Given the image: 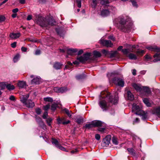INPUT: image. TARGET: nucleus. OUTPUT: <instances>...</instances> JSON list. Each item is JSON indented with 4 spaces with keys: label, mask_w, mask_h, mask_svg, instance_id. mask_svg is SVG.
<instances>
[{
    "label": "nucleus",
    "mask_w": 160,
    "mask_h": 160,
    "mask_svg": "<svg viewBox=\"0 0 160 160\" xmlns=\"http://www.w3.org/2000/svg\"><path fill=\"white\" fill-rule=\"evenodd\" d=\"M37 24L42 27L49 28L56 24L55 21L52 18L48 19L38 16L36 21Z\"/></svg>",
    "instance_id": "obj_1"
},
{
    "label": "nucleus",
    "mask_w": 160,
    "mask_h": 160,
    "mask_svg": "<svg viewBox=\"0 0 160 160\" xmlns=\"http://www.w3.org/2000/svg\"><path fill=\"white\" fill-rule=\"evenodd\" d=\"M119 23L117 27L121 31L125 32H128L130 31L132 27V24L126 21L125 19L122 18H118Z\"/></svg>",
    "instance_id": "obj_2"
},
{
    "label": "nucleus",
    "mask_w": 160,
    "mask_h": 160,
    "mask_svg": "<svg viewBox=\"0 0 160 160\" xmlns=\"http://www.w3.org/2000/svg\"><path fill=\"white\" fill-rule=\"evenodd\" d=\"M106 98L109 102L113 104H115L118 103V98L114 97L113 98L109 92H107Z\"/></svg>",
    "instance_id": "obj_3"
},
{
    "label": "nucleus",
    "mask_w": 160,
    "mask_h": 160,
    "mask_svg": "<svg viewBox=\"0 0 160 160\" xmlns=\"http://www.w3.org/2000/svg\"><path fill=\"white\" fill-rule=\"evenodd\" d=\"M90 53H86L84 54L83 56L78 58L77 59L80 62L83 63L88 60L90 58Z\"/></svg>",
    "instance_id": "obj_4"
},
{
    "label": "nucleus",
    "mask_w": 160,
    "mask_h": 160,
    "mask_svg": "<svg viewBox=\"0 0 160 160\" xmlns=\"http://www.w3.org/2000/svg\"><path fill=\"white\" fill-rule=\"evenodd\" d=\"M100 43L103 46L107 47H111L113 45L111 41L108 40H101L100 41Z\"/></svg>",
    "instance_id": "obj_5"
},
{
    "label": "nucleus",
    "mask_w": 160,
    "mask_h": 160,
    "mask_svg": "<svg viewBox=\"0 0 160 160\" xmlns=\"http://www.w3.org/2000/svg\"><path fill=\"white\" fill-rule=\"evenodd\" d=\"M111 139V136L110 135L107 136L105 138H104L102 140L103 145L107 146L110 143Z\"/></svg>",
    "instance_id": "obj_6"
},
{
    "label": "nucleus",
    "mask_w": 160,
    "mask_h": 160,
    "mask_svg": "<svg viewBox=\"0 0 160 160\" xmlns=\"http://www.w3.org/2000/svg\"><path fill=\"white\" fill-rule=\"evenodd\" d=\"M114 83L116 85L121 87H123L124 84L123 80L120 78L116 79L114 81Z\"/></svg>",
    "instance_id": "obj_7"
},
{
    "label": "nucleus",
    "mask_w": 160,
    "mask_h": 160,
    "mask_svg": "<svg viewBox=\"0 0 160 160\" xmlns=\"http://www.w3.org/2000/svg\"><path fill=\"white\" fill-rule=\"evenodd\" d=\"M99 104L100 107L103 110H106L108 108V107L107 105L106 102L105 100H101L99 102Z\"/></svg>",
    "instance_id": "obj_8"
},
{
    "label": "nucleus",
    "mask_w": 160,
    "mask_h": 160,
    "mask_svg": "<svg viewBox=\"0 0 160 160\" xmlns=\"http://www.w3.org/2000/svg\"><path fill=\"white\" fill-rule=\"evenodd\" d=\"M24 104L28 108H32L35 106L34 102L31 100H27Z\"/></svg>",
    "instance_id": "obj_9"
},
{
    "label": "nucleus",
    "mask_w": 160,
    "mask_h": 160,
    "mask_svg": "<svg viewBox=\"0 0 160 160\" xmlns=\"http://www.w3.org/2000/svg\"><path fill=\"white\" fill-rule=\"evenodd\" d=\"M135 113L136 114L142 115V118L143 119H145L147 117V113L142 110H139L138 112H135Z\"/></svg>",
    "instance_id": "obj_10"
},
{
    "label": "nucleus",
    "mask_w": 160,
    "mask_h": 160,
    "mask_svg": "<svg viewBox=\"0 0 160 160\" xmlns=\"http://www.w3.org/2000/svg\"><path fill=\"white\" fill-rule=\"evenodd\" d=\"M41 82V79L40 77H36L32 80L31 83L32 84H39Z\"/></svg>",
    "instance_id": "obj_11"
},
{
    "label": "nucleus",
    "mask_w": 160,
    "mask_h": 160,
    "mask_svg": "<svg viewBox=\"0 0 160 160\" xmlns=\"http://www.w3.org/2000/svg\"><path fill=\"white\" fill-rule=\"evenodd\" d=\"M21 35L20 33H14L12 32L9 35V37L13 39H16L19 38Z\"/></svg>",
    "instance_id": "obj_12"
},
{
    "label": "nucleus",
    "mask_w": 160,
    "mask_h": 160,
    "mask_svg": "<svg viewBox=\"0 0 160 160\" xmlns=\"http://www.w3.org/2000/svg\"><path fill=\"white\" fill-rule=\"evenodd\" d=\"M29 96L28 94L22 95L21 96V101L23 104H24L28 100L27 99L28 98Z\"/></svg>",
    "instance_id": "obj_13"
},
{
    "label": "nucleus",
    "mask_w": 160,
    "mask_h": 160,
    "mask_svg": "<svg viewBox=\"0 0 160 160\" xmlns=\"http://www.w3.org/2000/svg\"><path fill=\"white\" fill-rule=\"evenodd\" d=\"M132 86L138 92H140L142 90L141 86L136 83H132Z\"/></svg>",
    "instance_id": "obj_14"
},
{
    "label": "nucleus",
    "mask_w": 160,
    "mask_h": 160,
    "mask_svg": "<svg viewBox=\"0 0 160 160\" xmlns=\"http://www.w3.org/2000/svg\"><path fill=\"white\" fill-rule=\"evenodd\" d=\"M152 112L153 114H156L158 117H160V107L154 108Z\"/></svg>",
    "instance_id": "obj_15"
},
{
    "label": "nucleus",
    "mask_w": 160,
    "mask_h": 160,
    "mask_svg": "<svg viewBox=\"0 0 160 160\" xmlns=\"http://www.w3.org/2000/svg\"><path fill=\"white\" fill-rule=\"evenodd\" d=\"M94 127H99L102 126V122L99 121H92Z\"/></svg>",
    "instance_id": "obj_16"
},
{
    "label": "nucleus",
    "mask_w": 160,
    "mask_h": 160,
    "mask_svg": "<svg viewBox=\"0 0 160 160\" xmlns=\"http://www.w3.org/2000/svg\"><path fill=\"white\" fill-rule=\"evenodd\" d=\"M146 48L150 50L154 51L156 52H160V48H158L157 47H153L152 46L147 47Z\"/></svg>",
    "instance_id": "obj_17"
},
{
    "label": "nucleus",
    "mask_w": 160,
    "mask_h": 160,
    "mask_svg": "<svg viewBox=\"0 0 160 160\" xmlns=\"http://www.w3.org/2000/svg\"><path fill=\"white\" fill-rule=\"evenodd\" d=\"M18 86L21 88H24L26 86V82L23 81H19L18 83Z\"/></svg>",
    "instance_id": "obj_18"
},
{
    "label": "nucleus",
    "mask_w": 160,
    "mask_h": 160,
    "mask_svg": "<svg viewBox=\"0 0 160 160\" xmlns=\"http://www.w3.org/2000/svg\"><path fill=\"white\" fill-rule=\"evenodd\" d=\"M109 14V12L108 10H102L101 13V15L105 17L108 16Z\"/></svg>",
    "instance_id": "obj_19"
},
{
    "label": "nucleus",
    "mask_w": 160,
    "mask_h": 160,
    "mask_svg": "<svg viewBox=\"0 0 160 160\" xmlns=\"http://www.w3.org/2000/svg\"><path fill=\"white\" fill-rule=\"evenodd\" d=\"M139 107L136 104H133L132 105V111H136V112H138L140 110H139Z\"/></svg>",
    "instance_id": "obj_20"
},
{
    "label": "nucleus",
    "mask_w": 160,
    "mask_h": 160,
    "mask_svg": "<svg viewBox=\"0 0 160 160\" xmlns=\"http://www.w3.org/2000/svg\"><path fill=\"white\" fill-rule=\"evenodd\" d=\"M62 65L59 62H55L53 65L54 68L56 69H60L62 68Z\"/></svg>",
    "instance_id": "obj_21"
},
{
    "label": "nucleus",
    "mask_w": 160,
    "mask_h": 160,
    "mask_svg": "<svg viewBox=\"0 0 160 160\" xmlns=\"http://www.w3.org/2000/svg\"><path fill=\"white\" fill-rule=\"evenodd\" d=\"M77 51V50L76 49H68L67 51V53L68 54L72 55L74 53L76 52Z\"/></svg>",
    "instance_id": "obj_22"
},
{
    "label": "nucleus",
    "mask_w": 160,
    "mask_h": 160,
    "mask_svg": "<svg viewBox=\"0 0 160 160\" xmlns=\"http://www.w3.org/2000/svg\"><path fill=\"white\" fill-rule=\"evenodd\" d=\"M127 150L129 152V153L132 155L135 156L136 153L134 150L132 148H129L127 149Z\"/></svg>",
    "instance_id": "obj_23"
},
{
    "label": "nucleus",
    "mask_w": 160,
    "mask_h": 160,
    "mask_svg": "<svg viewBox=\"0 0 160 160\" xmlns=\"http://www.w3.org/2000/svg\"><path fill=\"white\" fill-rule=\"evenodd\" d=\"M127 93L128 99L130 100H133L134 99V96L131 92L130 91H128Z\"/></svg>",
    "instance_id": "obj_24"
},
{
    "label": "nucleus",
    "mask_w": 160,
    "mask_h": 160,
    "mask_svg": "<svg viewBox=\"0 0 160 160\" xmlns=\"http://www.w3.org/2000/svg\"><path fill=\"white\" fill-rule=\"evenodd\" d=\"M128 57L131 59L135 60L137 58V56L132 53H130L128 56Z\"/></svg>",
    "instance_id": "obj_25"
},
{
    "label": "nucleus",
    "mask_w": 160,
    "mask_h": 160,
    "mask_svg": "<svg viewBox=\"0 0 160 160\" xmlns=\"http://www.w3.org/2000/svg\"><path fill=\"white\" fill-rule=\"evenodd\" d=\"M86 77V76L85 74H82L77 75L76 76V78L78 80H82L85 78Z\"/></svg>",
    "instance_id": "obj_26"
},
{
    "label": "nucleus",
    "mask_w": 160,
    "mask_h": 160,
    "mask_svg": "<svg viewBox=\"0 0 160 160\" xmlns=\"http://www.w3.org/2000/svg\"><path fill=\"white\" fill-rule=\"evenodd\" d=\"M86 128L89 129L93 127H94L93 124L92 123V122H91V123L87 124L85 125L84 127Z\"/></svg>",
    "instance_id": "obj_27"
},
{
    "label": "nucleus",
    "mask_w": 160,
    "mask_h": 160,
    "mask_svg": "<svg viewBox=\"0 0 160 160\" xmlns=\"http://www.w3.org/2000/svg\"><path fill=\"white\" fill-rule=\"evenodd\" d=\"M143 102L148 107H150L151 106V103L149 102V100L147 98H145L143 99Z\"/></svg>",
    "instance_id": "obj_28"
},
{
    "label": "nucleus",
    "mask_w": 160,
    "mask_h": 160,
    "mask_svg": "<svg viewBox=\"0 0 160 160\" xmlns=\"http://www.w3.org/2000/svg\"><path fill=\"white\" fill-rule=\"evenodd\" d=\"M6 87L9 90H13L15 88L13 85H11L10 84H8L7 85H6Z\"/></svg>",
    "instance_id": "obj_29"
},
{
    "label": "nucleus",
    "mask_w": 160,
    "mask_h": 160,
    "mask_svg": "<svg viewBox=\"0 0 160 160\" xmlns=\"http://www.w3.org/2000/svg\"><path fill=\"white\" fill-rule=\"evenodd\" d=\"M64 111L65 112V113L67 114V115L69 117H71L72 116V112L71 111H69L68 109L65 108L64 109Z\"/></svg>",
    "instance_id": "obj_30"
},
{
    "label": "nucleus",
    "mask_w": 160,
    "mask_h": 160,
    "mask_svg": "<svg viewBox=\"0 0 160 160\" xmlns=\"http://www.w3.org/2000/svg\"><path fill=\"white\" fill-rule=\"evenodd\" d=\"M53 144H55L56 147H58L60 144L57 140L55 139H52V141Z\"/></svg>",
    "instance_id": "obj_31"
},
{
    "label": "nucleus",
    "mask_w": 160,
    "mask_h": 160,
    "mask_svg": "<svg viewBox=\"0 0 160 160\" xmlns=\"http://www.w3.org/2000/svg\"><path fill=\"white\" fill-rule=\"evenodd\" d=\"M100 3L102 5H106L110 2L108 0H100Z\"/></svg>",
    "instance_id": "obj_32"
},
{
    "label": "nucleus",
    "mask_w": 160,
    "mask_h": 160,
    "mask_svg": "<svg viewBox=\"0 0 160 160\" xmlns=\"http://www.w3.org/2000/svg\"><path fill=\"white\" fill-rule=\"evenodd\" d=\"M52 119L51 118H48L46 119V122L47 124L49 126H51V123L52 122Z\"/></svg>",
    "instance_id": "obj_33"
},
{
    "label": "nucleus",
    "mask_w": 160,
    "mask_h": 160,
    "mask_svg": "<svg viewBox=\"0 0 160 160\" xmlns=\"http://www.w3.org/2000/svg\"><path fill=\"white\" fill-rule=\"evenodd\" d=\"M93 53L94 56L96 57H99L101 56L100 53L98 51H95L93 52Z\"/></svg>",
    "instance_id": "obj_34"
},
{
    "label": "nucleus",
    "mask_w": 160,
    "mask_h": 160,
    "mask_svg": "<svg viewBox=\"0 0 160 160\" xmlns=\"http://www.w3.org/2000/svg\"><path fill=\"white\" fill-rule=\"evenodd\" d=\"M112 141L113 144L117 145L118 144V142L117 141V137L113 136L112 138Z\"/></svg>",
    "instance_id": "obj_35"
},
{
    "label": "nucleus",
    "mask_w": 160,
    "mask_h": 160,
    "mask_svg": "<svg viewBox=\"0 0 160 160\" xmlns=\"http://www.w3.org/2000/svg\"><path fill=\"white\" fill-rule=\"evenodd\" d=\"M59 92L63 93L67 90V89L66 87H61L60 88Z\"/></svg>",
    "instance_id": "obj_36"
},
{
    "label": "nucleus",
    "mask_w": 160,
    "mask_h": 160,
    "mask_svg": "<svg viewBox=\"0 0 160 160\" xmlns=\"http://www.w3.org/2000/svg\"><path fill=\"white\" fill-rule=\"evenodd\" d=\"M6 86V84L4 82L0 83V90L4 89Z\"/></svg>",
    "instance_id": "obj_37"
},
{
    "label": "nucleus",
    "mask_w": 160,
    "mask_h": 160,
    "mask_svg": "<svg viewBox=\"0 0 160 160\" xmlns=\"http://www.w3.org/2000/svg\"><path fill=\"white\" fill-rule=\"evenodd\" d=\"M76 122L79 124H80L83 122V119L82 117L79 118L76 120Z\"/></svg>",
    "instance_id": "obj_38"
},
{
    "label": "nucleus",
    "mask_w": 160,
    "mask_h": 160,
    "mask_svg": "<svg viewBox=\"0 0 160 160\" xmlns=\"http://www.w3.org/2000/svg\"><path fill=\"white\" fill-rule=\"evenodd\" d=\"M44 100L46 102H52L53 99L52 98L50 97L45 98H44Z\"/></svg>",
    "instance_id": "obj_39"
},
{
    "label": "nucleus",
    "mask_w": 160,
    "mask_h": 160,
    "mask_svg": "<svg viewBox=\"0 0 160 160\" xmlns=\"http://www.w3.org/2000/svg\"><path fill=\"white\" fill-rule=\"evenodd\" d=\"M6 19V18L4 16L0 15V23L4 21Z\"/></svg>",
    "instance_id": "obj_40"
},
{
    "label": "nucleus",
    "mask_w": 160,
    "mask_h": 160,
    "mask_svg": "<svg viewBox=\"0 0 160 160\" xmlns=\"http://www.w3.org/2000/svg\"><path fill=\"white\" fill-rule=\"evenodd\" d=\"M58 106V105L56 104H53L51 106V109L52 110L54 111L56 109V108Z\"/></svg>",
    "instance_id": "obj_41"
},
{
    "label": "nucleus",
    "mask_w": 160,
    "mask_h": 160,
    "mask_svg": "<svg viewBox=\"0 0 160 160\" xmlns=\"http://www.w3.org/2000/svg\"><path fill=\"white\" fill-rule=\"evenodd\" d=\"M19 58V55L18 54H17L13 58L14 62H17Z\"/></svg>",
    "instance_id": "obj_42"
},
{
    "label": "nucleus",
    "mask_w": 160,
    "mask_h": 160,
    "mask_svg": "<svg viewBox=\"0 0 160 160\" xmlns=\"http://www.w3.org/2000/svg\"><path fill=\"white\" fill-rule=\"evenodd\" d=\"M64 119V118L61 119L59 118H58L57 119L58 124L62 123V122H63Z\"/></svg>",
    "instance_id": "obj_43"
},
{
    "label": "nucleus",
    "mask_w": 160,
    "mask_h": 160,
    "mask_svg": "<svg viewBox=\"0 0 160 160\" xmlns=\"http://www.w3.org/2000/svg\"><path fill=\"white\" fill-rule=\"evenodd\" d=\"M144 90L148 94H150L151 92L150 89L146 87H144Z\"/></svg>",
    "instance_id": "obj_44"
},
{
    "label": "nucleus",
    "mask_w": 160,
    "mask_h": 160,
    "mask_svg": "<svg viewBox=\"0 0 160 160\" xmlns=\"http://www.w3.org/2000/svg\"><path fill=\"white\" fill-rule=\"evenodd\" d=\"M105 129V128H98V130L101 133H103L104 132Z\"/></svg>",
    "instance_id": "obj_45"
},
{
    "label": "nucleus",
    "mask_w": 160,
    "mask_h": 160,
    "mask_svg": "<svg viewBox=\"0 0 160 160\" xmlns=\"http://www.w3.org/2000/svg\"><path fill=\"white\" fill-rule=\"evenodd\" d=\"M48 116V113L47 112H45L43 114L42 117L43 119H47Z\"/></svg>",
    "instance_id": "obj_46"
},
{
    "label": "nucleus",
    "mask_w": 160,
    "mask_h": 160,
    "mask_svg": "<svg viewBox=\"0 0 160 160\" xmlns=\"http://www.w3.org/2000/svg\"><path fill=\"white\" fill-rule=\"evenodd\" d=\"M122 52L125 55L129 53L128 50L127 49H124L122 50Z\"/></svg>",
    "instance_id": "obj_47"
},
{
    "label": "nucleus",
    "mask_w": 160,
    "mask_h": 160,
    "mask_svg": "<svg viewBox=\"0 0 160 160\" xmlns=\"http://www.w3.org/2000/svg\"><path fill=\"white\" fill-rule=\"evenodd\" d=\"M102 52L103 54L105 56L108 55L109 53L108 51L105 49L102 50Z\"/></svg>",
    "instance_id": "obj_48"
},
{
    "label": "nucleus",
    "mask_w": 160,
    "mask_h": 160,
    "mask_svg": "<svg viewBox=\"0 0 160 160\" xmlns=\"http://www.w3.org/2000/svg\"><path fill=\"white\" fill-rule=\"evenodd\" d=\"M36 113L38 114H40L41 112V111L39 108H37L35 109Z\"/></svg>",
    "instance_id": "obj_49"
},
{
    "label": "nucleus",
    "mask_w": 160,
    "mask_h": 160,
    "mask_svg": "<svg viewBox=\"0 0 160 160\" xmlns=\"http://www.w3.org/2000/svg\"><path fill=\"white\" fill-rule=\"evenodd\" d=\"M77 2L78 4V8H80L81 7V1L80 0H77Z\"/></svg>",
    "instance_id": "obj_50"
},
{
    "label": "nucleus",
    "mask_w": 160,
    "mask_h": 160,
    "mask_svg": "<svg viewBox=\"0 0 160 160\" xmlns=\"http://www.w3.org/2000/svg\"><path fill=\"white\" fill-rule=\"evenodd\" d=\"M57 148H58L59 149L62 150L64 151H66V149L64 147L61 146L60 144L58 146Z\"/></svg>",
    "instance_id": "obj_51"
},
{
    "label": "nucleus",
    "mask_w": 160,
    "mask_h": 160,
    "mask_svg": "<svg viewBox=\"0 0 160 160\" xmlns=\"http://www.w3.org/2000/svg\"><path fill=\"white\" fill-rule=\"evenodd\" d=\"M56 31L57 33L60 35H61L63 33L62 30L60 29H57Z\"/></svg>",
    "instance_id": "obj_52"
},
{
    "label": "nucleus",
    "mask_w": 160,
    "mask_h": 160,
    "mask_svg": "<svg viewBox=\"0 0 160 160\" xmlns=\"http://www.w3.org/2000/svg\"><path fill=\"white\" fill-rule=\"evenodd\" d=\"M60 88L58 87H55L54 88V92H59V89Z\"/></svg>",
    "instance_id": "obj_53"
},
{
    "label": "nucleus",
    "mask_w": 160,
    "mask_h": 160,
    "mask_svg": "<svg viewBox=\"0 0 160 160\" xmlns=\"http://www.w3.org/2000/svg\"><path fill=\"white\" fill-rule=\"evenodd\" d=\"M95 138L97 140H99L100 139V135L98 134H97L95 135Z\"/></svg>",
    "instance_id": "obj_54"
},
{
    "label": "nucleus",
    "mask_w": 160,
    "mask_h": 160,
    "mask_svg": "<svg viewBox=\"0 0 160 160\" xmlns=\"http://www.w3.org/2000/svg\"><path fill=\"white\" fill-rule=\"evenodd\" d=\"M45 111H47L50 108V105L49 104L43 107Z\"/></svg>",
    "instance_id": "obj_55"
},
{
    "label": "nucleus",
    "mask_w": 160,
    "mask_h": 160,
    "mask_svg": "<svg viewBox=\"0 0 160 160\" xmlns=\"http://www.w3.org/2000/svg\"><path fill=\"white\" fill-rule=\"evenodd\" d=\"M144 52H145L144 50H142L137 51L136 52V53H137V54H138L141 55L142 54H143V53H144Z\"/></svg>",
    "instance_id": "obj_56"
},
{
    "label": "nucleus",
    "mask_w": 160,
    "mask_h": 160,
    "mask_svg": "<svg viewBox=\"0 0 160 160\" xmlns=\"http://www.w3.org/2000/svg\"><path fill=\"white\" fill-rule=\"evenodd\" d=\"M130 1L132 2L133 6H137L136 2L135 1L133 0H131Z\"/></svg>",
    "instance_id": "obj_57"
},
{
    "label": "nucleus",
    "mask_w": 160,
    "mask_h": 160,
    "mask_svg": "<svg viewBox=\"0 0 160 160\" xmlns=\"http://www.w3.org/2000/svg\"><path fill=\"white\" fill-rule=\"evenodd\" d=\"M9 99L12 101H14L15 100V97L13 95L10 96Z\"/></svg>",
    "instance_id": "obj_58"
},
{
    "label": "nucleus",
    "mask_w": 160,
    "mask_h": 160,
    "mask_svg": "<svg viewBox=\"0 0 160 160\" xmlns=\"http://www.w3.org/2000/svg\"><path fill=\"white\" fill-rule=\"evenodd\" d=\"M21 50L22 51L24 52H26L27 50V48L24 47L21 48Z\"/></svg>",
    "instance_id": "obj_59"
},
{
    "label": "nucleus",
    "mask_w": 160,
    "mask_h": 160,
    "mask_svg": "<svg viewBox=\"0 0 160 160\" xmlns=\"http://www.w3.org/2000/svg\"><path fill=\"white\" fill-rule=\"evenodd\" d=\"M16 42H14L12 43L11 44V47L13 48H15L16 46Z\"/></svg>",
    "instance_id": "obj_60"
},
{
    "label": "nucleus",
    "mask_w": 160,
    "mask_h": 160,
    "mask_svg": "<svg viewBox=\"0 0 160 160\" xmlns=\"http://www.w3.org/2000/svg\"><path fill=\"white\" fill-rule=\"evenodd\" d=\"M18 8H16L15 9H13L12 10V12L14 13H16L18 12Z\"/></svg>",
    "instance_id": "obj_61"
},
{
    "label": "nucleus",
    "mask_w": 160,
    "mask_h": 160,
    "mask_svg": "<svg viewBox=\"0 0 160 160\" xmlns=\"http://www.w3.org/2000/svg\"><path fill=\"white\" fill-rule=\"evenodd\" d=\"M70 122V121L69 120H67L66 121H63V122H62V124H67L68 123H69Z\"/></svg>",
    "instance_id": "obj_62"
},
{
    "label": "nucleus",
    "mask_w": 160,
    "mask_h": 160,
    "mask_svg": "<svg viewBox=\"0 0 160 160\" xmlns=\"http://www.w3.org/2000/svg\"><path fill=\"white\" fill-rule=\"evenodd\" d=\"M41 51L40 50L38 49L36 50L35 52V54L36 55H38L40 53Z\"/></svg>",
    "instance_id": "obj_63"
},
{
    "label": "nucleus",
    "mask_w": 160,
    "mask_h": 160,
    "mask_svg": "<svg viewBox=\"0 0 160 160\" xmlns=\"http://www.w3.org/2000/svg\"><path fill=\"white\" fill-rule=\"evenodd\" d=\"M83 52V51L81 49L80 50L78 53V55H79L81 54H82Z\"/></svg>",
    "instance_id": "obj_64"
}]
</instances>
